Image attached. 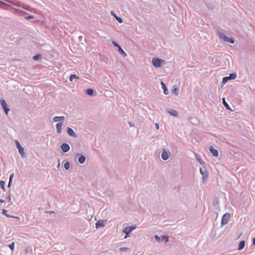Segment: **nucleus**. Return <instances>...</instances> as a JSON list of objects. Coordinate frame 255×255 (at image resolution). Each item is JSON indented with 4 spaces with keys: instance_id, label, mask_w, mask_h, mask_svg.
Here are the masks:
<instances>
[{
    "instance_id": "f257e3e1",
    "label": "nucleus",
    "mask_w": 255,
    "mask_h": 255,
    "mask_svg": "<svg viewBox=\"0 0 255 255\" xmlns=\"http://www.w3.org/2000/svg\"><path fill=\"white\" fill-rule=\"evenodd\" d=\"M165 61L158 58H154L152 60V63L154 66L156 67H159L161 66L162 63H164Z\"/></svg>"
},
{
    "instance_id": "f03ea898",
    "label": "nucleus",
    "mask_w": 255,
    "mask_h": 255,
    "mask_svg": "<svg viewBox=\"0 0 255 255\" xmlns=\"http://www.w3.org/2000/svg\"><path fill=\"white\" fill-rule=\"evenodd\" d=\"M231 215L229 213L224 214L222 218L221 224L225 225L228 223V220L230 219Z\"/></svg>"
},
{
    "instance_id": "7ed1b4c3",
    "label": "nucleus",
    "mask_w": 255,
    "mask_h": 255,
    "mask_svg": "<svg viewBox=\"0 0 255 255\" xmlns=\"http://www.w3.org/2000/svg\"><path fill=\"white\" fill-rule=\"evenodd\" d=\"M135 229V227L133 226L125 228L123 230L124 232L126 234L125 238H127L128 236V235Z\"/></svg>"
},
{
    "instance_id": "20e7f679",
    "label": "nucleus",
    "mask_w": 255,
    "mask_h": 255,
    "mask_svg": "<svg viewBox=\"0 0 255 255\" xmlns=\"http://www.w3.org/2000/svg\"><path fill=\"white\" fill-rule=\"evenodd\" d=\"M0 104L2 107V109H3L4 112L6 115L8 114V112L9 111V109L8 108V106L7 105L6 103L4 100L1 99L0 100Z\"/></svg>"
},
{
    "instance_id": "39448f33",
    "label": "nucleus",
    "mask_w": 255,
    "mask_h": 255,
    "mask_svg": "<svg viewBox=\"0 0 255 255\" xmlns=\"http://www.w3.org/2000/svg\"><path fill=\"white\" fill-rule=\"evenodd\" d=\"M16 147L18 149L19 153L22 157H24V149L18 141H16Z\"/></svg>"
},
{
    "instance_id": "423d86ee",
    "label": "nucleus",
    "mask_w": 255,
    "mask_h": 255,
    "mask_svg": "<svg viewBox=\"0 0 255 255\" xmlns=\"http://www.w3.org/2000/svg\"><path fill=\"white\" fill-rule=\"evenodd\" d=\"M221 38H222L224 41H227L228 42H230L231 43H234V40L232 38H229L227 37L224 34H222V35L220 36Z\"/></svg>"
},
{
    "instance_id": "0eeeda50",
    "label": "nucleus",
    "mask_w": 255,
    "mask_h": 255,
    "mask_svg": "<svg viewBox=\"0 0 255 255\" xmlns=\"http://www.w3.org/2000/svg\"><path fill=\"white\" fill-rule=\"evenodd\" d=\"M61 147L63 151L64 152H67L70 149L69 145L67 143H63L61 145Z\"/></svg>"
},
{
    "instance_id": "6e6552de",
    "label": "nucleus",
    "mask_w": 255,
    "mask_h": 255,
    "mask_svg": "<svg viewBox=\"0 0 255 255\" xmlns=\"http://www.w3.org/2000/svg\"><path fill=\"white\" fill-rule=\"evenodd\" d=\"M106 222V221H105L104 220L99 221L96 224V228L98 229V228H99L100 227L105 226Z\"/></svg>"
},
{
    "instance_id": "1a4fd4ad",
    "label": "nucleus",
    "mask_w": 255,
    "mask_h": 255,
    "mask_svg": "<svg viewBox=\"0 0 255 255\" xmlns=\"http://www.w3.org/2000/svg\"><path fill=\"white\" fill-rule=\"evenodd\" d=\"M161 157L164 160H167L168 158V153L166 152V150L164 149H163L162 150Z\"/></svg>"
},
{
    "instance_id": "9d476101",
    "label": "nucleus",
    "mask_w": 255,
    "mask_h": 255,
    "mask_svg": "<svg viewBox=\"0 0 255 255\" xmlns=\"http://www.w3.org/2000/svg\"><path fill=\"white\" fill-rule=\"evenodd\" d=\"M200 172L201 174L203 175V182H205L206 181V179L208 176V173L206 171H203L202 169L200 168Z\"/></svg>"
},
{
    "instance_id": "9b49d317",
    "label": "nucleus",
    "mask_w": 255,
    "mask_h": 255,
    "mask_svg": "<svg viewBox=\"0 0 255 255\" xmlns=\"http://www.w3.org/2000/svg\"><path fill=\"white\" fill-rule=\"evenodd\" d=\"M62 122L58 123L56 124L57 132L58 133H60L62 130Z\"/></svg>"
},
{
    "instance_id": "f8f14e48",
    "label": "nucleus",
    "mask_w": 255,
    "mask_h": 255,
    "mask_svg": "<svg viewBox=\"0 0 255 255\" xmlns=\"http://www.w3.org/2000/svg\"><path fill=\"white\" fill-rule=\"evenodd\" d=\"M65 118L63 116L61 117H55L53 118V120L54 122H57L59 121L63 122Z\"/></svg>"
},
{
    "instance_id": "ddd939ff",
    "label": "nucleus",
    "mask_w": 255,
    "mask_h": 255,
    "mask_svg": "<svg viewBox=\"0 0 255 255\" xmlns=\"http://www.w3.org/2000/svg\"><path fill=\"white\" fill-rule=\"evenodd\" d=\"M67 132L69 135H70L71 136H73V137L76 136L75 133L72 128L68 127V128H67Z\"/></svg>"
},
{
    "instance_id": "4468645a",
    "label": "nucleus",
    "mask_w": 255,
    "mask_h": 255,
    "mask_svg": "<svg viewBox=\"0 0 255 255\" xmlns=\"http://www.w3.org/2000/svg\"><path fill=\"white\" fill-rule=\"evenodd\" d=\"M210 151L212 153V154L215 156H218V151L217 149H214L213 148L212 146H211L210 148Z\"/></svg>"
},
{
    "instance_id": "2eb2a0df",
    "label": "nucleus",
    "mask_w": 255,
    "mask_h": 255,
    "mask_svg": "<svg viewBox=\"0 0 255 255\" xmlns=\"http://www.w3.org/2000/svg\"><path fill=\"white\" fill-rule=\"evenodd\" d=\"M245 245V242L244 241H242L239 243V246H238V250H242L244 247Z\"/></svg>"
},
{
    "instance_id": "dca6fc26",
    "label": "nucleus",
    "mask_w": 255,
    "mask_h": 255,
    "mask_svg": "<svg viewBox=\"0 0 255 255\" xmlns=\"http://www.w3.org/2000/svg\"><path fill=\"white\" fill-rule=\"evenodd\" d=\"M161 84L162 86V88L163 90V93H164V94L167 95L168 92H167V89L166 85L164 84V83L163 82H161Z\"/></svg>"
},
{
    "instance_id": "f3484780",
    "label": "nucleus",
    "mask_w": 255,
    "mask_h": 255,
    "mask_svg": "<svg viewBox=\"0 0 255 255\" xmlns=\"http://www.w3.org/2000/svg\"><path fill=\"white\" fill-rule=\"evenodd\" d=\"M85 156L81 155L78 158V161L80 163H83L85 161Z\"/></svg>"
},
{
    "instance_id": "a211bd4d",
    "label": "nucleus",
    "mask_w": 255,
    "mask_h": 255,
    "mask_svg": "<svg viewBox=\"0 0 255 255\" xmlns=\"http://www.w3.org/2000/svg\"><path fill=\"white\" fill-rule=\"evenodd\" d=\"M118 50L119 52L123 55L124 57H126L127 56V54L125 53V52L123 50V49L121 48V47H119Z\"/></svg>"
},
{
    "instance_id": "6ab92c4d",
    "label": "nucleus",
    "mask_w": 255,
    "mask_h": 255,
    "mask_svg": "<svg viewBox=\"0 0 255 255\" xmlns=\"http://www.w3.org/2000/svg\"><path fill=\"white\" fill-rule=\"evenodd\" d=\"M74 79H79V78L77 75H76L75 74H72L71 75H70V78H69L70 81H72Z\"/></svg>"
},
{
    "instance_id": "aec40b11",
    "label": "nucleus",
    "mask_w": 255,
    "mask_h": 255,
    "mask_svg": "<svg viewBox=\"0 0 255 255\" xmlns=\"http://www.w3.org/2000/svg\"><path fill=\"white\" fill-rule=\"evenodd\" d=\"M169 113L171 115L175 116V117L177 116V115H178V112L176 110H171L169 112Z\"/></svg>"
},
{
    "instance_id": "412c9836",
    "label": "nucleus",
    "mask_w": 255,
    "mask_h": 255,
    "mask_svg": "<svg viewBox=\"0 0 255 255\" xmlns=\"http://www.w3.org/2000/svg\"><path fill=\"white\" fill-rule=\"evenodd\" d=\"M7 212V211L5 209H3L2 210V214H4L5 216L9 217V218H15V217L13 216H10L7 215L6 213Z\"/></svg>"
},
{
    "instance_id": "4be33fe9",
    "label": "nucleus",
    "mask_w": 255,
    "mask_h": 255,
    "mask_svg": "<svg viewBox=\"0 0 255 255\" xmlns=\"http://www.w3.org/2000/svg\"><path fill=\"white\" fill-rule=\"evenodd\" d=\"M178 88L176 87H174L173 89L172 90V93L176 96L178 95Z\"/></svg>"
},
{
    "instance_id": "5701e85b",
    "label": "nucleus",
    "mask_w": 255,
    "mask_h": 255,
    "mask_svg": "<svg viewBox=\"0 0 255 255\" xmlns=\"http://www.w3.org/2000/svg\"><path fill=\"white\" fill-rule=\"evenodd\" d=\"M94 93L93 90L92 89H88L86 91V93L88 95L92 96Z\"/></svg>"
},
{
    "instance_id": "b1692460",
    "label": "nucleus",
    "mask_w": 255,
    "mask_h": 255,
    "mask_svg": "<svg viewBox=\"0 0 255 255\" xmlns=\"http://www.w3.org/2000/svg\"><path fill=\"white\" fill-rule=\"evenodd\" d=\"M196 158L197 160L200 162L201 164H203L204 163V162H203L202 160H201V158L199 157V155H198L197 154H195Z\"/></svg>"
},
{
    "instance_id": "393cba45",
    "label": "nucleus",
    "mask_w": 255,
    "mask_h": 255,
    "mask_svg": "<svg viewBox=\"0 0 255 255\" xmlns=\"http://www.w3.org/2000/svg\"><path fill=\"white\" fill-rule=\"evenodd\" d=\"M231 77H225L223 78L222 83L225 84L229 80H230Z\"/></svg>"
},
{
    "instance_id": "a878e982",
    "label": "nucleus",
    "mask_w": 255,
    "mask_h": 255,
    "mask_svg": "<svg viewBox=\"0 0 255 255\" xmlns=\"http://www.w3.org/2000/svg\"><path fill=\"white\" fill-rule=\"evenodd\" d=\"M161 240L165 241V242H167L168 241V237L167 236H162L161 237Z\"/></svg>"
},
{
    "instance_id": "bb28decb",
    "label": "nucleus",
    "mask_w": 255,
    "mask_h": 255,
    "mask_svg": "<svg viewBox=\"0 0 255 255\" xmlns=\"http://www.w3.org/2000/svg\"><path fill=\"white\" fill-rule=\"evenodd\" d=\"M223 103L224 104V105L225 106V107L228 109V110H229L230 109V107L228 105V104L226 102L225 100V99L223 98Z\"/></svg>"
},
{
    "instance_id": "cd10ccee",
    "label": "nucleus",
    "mask_w": 255,
    "mask_h": 255,
    "mask_svg": "<svg viewBox=\"0 0 255 255\" xmlns=\"http://www.w3.org/2000/svg\"><path fill=\"white\" fill-rule=\"evenodd\" d=\"M129 249L128 248H120L119 251L121 252H126L128 251Z\"/></svg>"
},
{
    "instance_id": "c85d7f7f",
    "label": "nucleus",
    "mask_w": 255,
    "mask_h": 255,
    "mask_svg": "<svg viewBox=\"0 0 255 255\" xmlns=\"http://www.w3.org/2000/svg\"><path fill=\"white\" fill-rule=\"evenodd\" d=\"M64 168L66 169V170H68L70 168V164H69V163L67 162H66L64 165Z\"/></svg>"
},
{
    "instance_id": "c756f323",
    "label": "nucleus",
    "mask_w": 255,
    "mask_h": 255,
    "mask_svg": "<svg viewBox=\"0 0 255 255\" xmlns=\"http://www.w3.org/2000/svg\"><path fill=\"white\" fill-rule=\"evenodd\" d=\"M4 182L3 181H0V187L4 190Z\"/></svg>"
},
{
    "instance_id": "7c9ffc66",
    "label": "nucleus",
    "mask_w": 255,
    "mask_h": 255,
    "mask_svg": "<svg viewBox=\"0 0 255 255\" xmlns=\"http://www.w3.org/2000/svg\"><path fill=\"white\" fill-rule=\"evenodd\" d=\"M8 247L13 251L14 248V243L12 242L10 245H8Z\"/></svg>"
},
{
    "instance_id": "2f4dec72",
    "label": "nucleus",
    "mask_w": 255,
    "mask_h": 255,
    "mask_svg": "<svg viewBox=\"0 0 255 255\" xmlns=\"http://www.w3.org/2000/svg\"><path fill=\"white\" fill-rule=\"evenodd\" d=\"M115 18H116V19L120 22V23H122L123 22L122 21V19L121 17H118L116 15H114Z\"/></svg>"
},
{
    "instance_id": "473e14b6",
    "label": "nucleus",
    "mask_w": 255,
    "mask_h": 255,
    "mask_svg": "<svg viewBox=\"0 0 255 255\" xmlns=\"http://www.w3.org/2000/svg\"><path fill=\"white\" fill-rule=\"evenodd\" d=\"M40 57V55H37L34 56L33 57V58L35 60H38L39 59Z\"/></svg>"
},
{
    "instance_id": "72a5a7b5",
    "label": "nucleus",
    "mask_w": 255,
    "mask_h": 255,
    "mask_svg": "<svg viewBox=\"0 0 255 255\" xmlns=\"http://www.w3.org/2000/svg\"><path fill=\"white\" fill-rule=\"evenodd\" d=\"M155 240L157 241V242H161L162 241L160 237H159V236H158L157 235H155Z\"/></svg>"
},
{
    "instance_id": "f704fd0d",
    "label": "nucleus",
    "mask_w": 255,
    "mask_h": 255,
    "mask_svg": "<svg viewBox=\"0 0 255 255\" xmlns=\"http://www.w3.org/2000/svg\"><path fill=\"white\" fill-rule=\"evenodd\" d=\"M229 77H231L230 79H234L236 78V74H230V76Z\"/></svg>"
},
{
    "instance_id": "c9c22d12",
    "label": "nucleus",
    "mask_w": 255,
    "mask_h": 255,
    "mask_svg": "<svg viewBox=\"0 0 255 255\" xmlns=\"http://www.w3.org/2000/svg\"><path fill=\"white\" fill-rule=\"evenodd\" d=\"M112 43L113 44V45L117 47L118 48H119V47H120V46L119 45V44L117 42H116L115 41H113Z\"/></svg>"
},
{
    "instance_id": "e433bc0d",
    "label": "nucleus",
    "mask_w": 255,
    "mask_h": 255,
    "mask_svg": "<svg viewBox=\"0 0 255 255\" xmlns=\"http://www.w3.org/2000/svg\"><path fill=\"white\" fill-rule=\"evenodd\" d=\"M13 175H14L13 174H12L10 175V177H9V181L8 185H9V184L11 181L12 178L13 177Z\"/></svg>"
},
{
    "instance_id": "4c0bfd02",
    "label": "nucleus",
    "mask_w": 255,
    "mask_h": 255,
    "mask_svg": "<svg viewBox=\"0 0 255 255\" xmlns=\"http://www.w3.org/2000/svg\"><path fill=\"white\" fill-rule=\"evenodd\" d=\"M33 18V17L32 16H28L25 17V18L26 19H30Z\"/></svg>"
},
{
    "instance_id": "58836bf2",
    "label": "nucleus",
    "mask_w": 255,
    "mask_h": 255,
    "mask_svg": "<svg viewBox=\"0 0 255 255\" xmlns=\"http://www.w3.org/2000/svg\"><path fill=\"white\" fill-rule=\"evenodd\" d=\"M155 127H156V128L157 129H158V128H159V126H158V125L157 124H155Z\"/></svg>"
}]
</instances>
